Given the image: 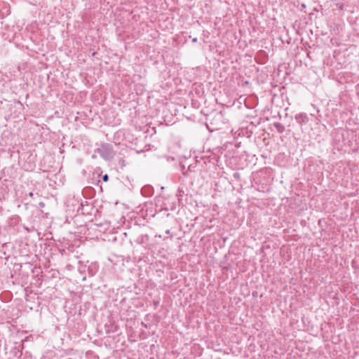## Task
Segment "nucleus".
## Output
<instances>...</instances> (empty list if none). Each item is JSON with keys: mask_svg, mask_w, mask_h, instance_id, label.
<instances>
[{"mask_svg": "<svg viewBox=\"0 0 359 359\" xmlns=\"http://www.w3.org/2000/svg\"><path fill=\"white\" fill-rule=\"evenodd\" d=\"M95 151L105 161H111L116 155L113 145L109 143H102Z\"/></svg>", "mask_w": 359, "mask_h": 359, "instance_id": "obj_1", "label": "nucleus"}, {"mask_svg": "<svg viewBox=\"0 0 359 359\" xmlns=\"http://www.w3.org/2000/svg\"><path fill=\"white\" fill-rule=\"evenodd\" d=\"M295 120L300 126H303L309 122V118L306 114L301 113L295 115Z\"/></svg>", "mask_w": 359, "mask_h": 359, "instance_id": "obj_2", "label": "nucleus"}, {"mask_svg": "<svg viewBox=\"0 0 359 359\" xmlns=\"http://www.w3.org/2000/svg\"><path fill=\"white\" fill-rule=\"evenodd\" d=\"M99 270V265L97 262H91L88 266V273L90 276H94Z\"/></svg>", "mask_w": 359, "mask_h": 359, "instance_id": "obj_3", "label": "nucleus"}, {"mask_svg": "<svg viewBox=\"0 0 359 359\" xmlns=\"http://www.w3.org/2000/svg\"><path fill=\"white\" fill-rule=\"evenodd\" d=\"M154 188L149 185L144 186L142 189V195L144 196H147V197L151 196L154 194Z\"/></svg>", "mask_w": 359, "mask_h": 359, "instance_id": "obj_4", "label": "nucleus"}, {"mask_svg": "<svg viewBox=\"0 0 359 359\" xmlns=\"http://www.w3.org/2000/svg\"><path fill=\"white\" fill-rule=\"evenodd\" d=\"M273 126L279 133H283L285 131L284 126L279 122L273 123Z\"/></svg>", "mask_w": 359, "mask_h": 359, "instance_id": "obj_5", "label": "nucleus"}, {"mask_svg": "<svg viewBox=\"0 0 359 359\" xmlns=\"http://www.w3.org/2000/svg\"><path fill=\"white\" fill-rule=\"evenodd\" d=\"M102 180L104 182H107L109 180V175L107 174H105L102 176Z\"/></svg>", "mask_w": 359, "mask_h": 359, "instance_id": "obj_6", "label": "nucleus"}, {"mask_svg": "<svg viewBox=\"0 0 359 359\" xmlns=\"http://www.w3.org/2000/svg\"><path fill=\"white\" fill-rule=\"evenodd\" d=\"M240 177V174L238 172H234L233 173V177L234 178H238Z\"/></svg>", "mask_w": 359, "mask_h": 359, "instance_id": "obj_7", "label": "nucleus"}, {"mask_svg": "<svg viewBox=\"0 0 359 359\" xmlns=\"http://www.w3.org/2000/svg\"><path fill=\"white\" fill-rule=\"evenodd\" d=\"M39 205L40 208H44L45 207V203L43 202H40L39 203Z\"/></svg>", "mask_w": 359, "mask_h": 359, "instance_id": "obj_8", "label": "nucleus"}, {"mask_svg": "<svg viewBox=\"0 0 359 359\" xmlns=\"http://www.w3.org/2000/svg\"><path fill=\"white\" fill-rule=\"evenodd\" d=\"M28 196L31 198H34V194L33 192H29Z\"/></svg>", "mask_w": 359, "mask_h": 359, "instance_id": "obj_9", "label": "nucleus"}, {"mask_svg": "<svg viewBox=\"0 0 359 359\" xmlns=\"http://www.w3.org/2000/svg\"><path fill=\"white\" fill-rule=\"evenodd\" d=\"M197 41H198V39H197L196 37H194V38L192 39V42H194V43L197 42Z\"/></svg>", "mask_w": 359, "mask_h": 359, "instance_id": "obj_10", "label": "nucleus"}, {"mask_svg": "<svg viewBox=\"0 0 359 359\" xmlns=\"http://www.w3.org/2000/svg\"><path fill=\"white\" fill-rule=\"evenodd\" d=\"M100 180H97V183H96V184H97V185H99V184H100Z\"/></svg>", "mask_w": 359, "mask_h": 359, "instance_id": "obj_11", "label": "nucleus"}, {"mask_svg": "<svg viewBox=\"0 0 359 359\" xmlns=\"http://www.w3.org/2000/svg\"><path fill=\"white\" fill-rule=\"evenodd\" d=\"M165 233H166L167 234H169V233H170V230H166V231H165Z\"/></svg>", "mask_w": 359, "mask_h": 359, "instance_id": "obj_12", "label": "nucleus"}, {"mask_svg": "<svg viewBox=\"0 0 359 359\" xmlns=\"http://www.w3.org/2000/svg\"><path fill=\"white\" fill-rule=\"evenodd\" d=\"M339 8L342 9L343 8V6L342 5L339 6Z\"/></svg>", "mask_w": 359, "mask_h": 359, "instance_id": "obj_13", "label": "nucleus"}, {"mask_svg": "<svg viewBox=\"0 0 359 359\" xmlns=\"http://www.w3.org/2000/svg\"><path fill=\"white\" fill-rule=\"evenodd\" d=\"M154 305H156L157 302L154 301Z\"/></svg>", "mask_w": 359, "mask_h": 359, "instance_id": "obj_14", "label": "nucleus"}]
</instances>
